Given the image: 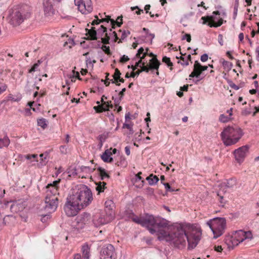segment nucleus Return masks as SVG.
<instances>
[{"mask_svg":"<svg viewBox=\"0 0 259 259\" xmlns=\"http://www.w3.org/2000/svg\"><path fill=\"white\" fill-rule=\"evenodd\" d=\"M10 143V139L6 136L3 138H0V148H2L4 147H8Z\"/></svg>","mask_w":259,"mask_h":259,"instance_id":"nucleus-31","label":"nucleus"},{"mask_svg":"<svg viewBox=\"0 0 259 259\" xmlns=\"http://www.w3.org/2000/svg\"><path fill=\"white\" fill-rule=\"evenodd\" d=\"M146 180L148 181V183L150 185H153L159 181V179L157 176L153 174H151L149 176L147 177Z\"/></svg>","mask_w":259,"mask_h":259,"instance_id":"nucleus-27","label":"nucleus"},{"mask_svg":"<svg viewBox=\"0 0 259 259\" xmlns=\"http://www.w3.org/2000/svg\"><path fill=\"white\" fill-rule=\"evenodd\" d=\"M15 221V218L13 215H6L3 219V223L5 225H9Z\"/></svg>","mask_w":259,"mask_h":259,"instance_id":"nucleus-32","label":"nucleus"},{"mask_svg":"<svg viewBox=\"0 0 259 259\" xmlns=\"http://www.w3.org/2000/svg\"><path fill=\"white\" fill-rule=\"evenodd\" d=\"M115 251L114 246L108 244L103 246L100 251V259H115Z\"/></svg>","mask_w":259,"mask_h":259,"instance_id":"nucleus-8","label":"nucleus"},{"mask_svg":"<svg viewBox=\"0 0 259 259\" xmlns=\"http://www.w3.org/2000/svg\"><path fill=\"white\" fill-rule=\"evenodd\" d=\"M24 208L25 206L23 203L13 202L10 206V210L12 212L17 213L22 211Z\"/></svg>","mask_w":259,"mask_h":259,"instance_id":"nucleus-21","label":"nucleus"},{"mask_svg":"<svg viewBox=\"0 0 259 259\" xmlns=\"http://www.w3.org/2000/svg\"><path fill=\"white\" fill-rule=\"evenodd\" d=\"M208 55L206 54H204L200 57V60L202 62H204L208 60Z\"/></svg>","mask_w":259,"mask_h":259,"instance_id":"nucleus-62","label":"nucleus"},{"mask_svg":"<svg viewBox=\"0 0 259 259\" xmlns=\"http://www.w3.org/2000/svg\"><path fill=\"white\" fill-rule=\"evenodd\" d=\"M111 24L112 29L115 28V25H117L118 27H120L122 24V16H118L116 21L112 19V20H111Z\"/></svg>","mask_w":259,"mask_h":259,"instance_id":"nucleus-29","label":"nucleus"},{"mask_svg":"<svg viewBox=\"0 0 259 259\" xmlns=\"http://www.w3.org/2000/svg\"><path fill=\"white\" fill-rule=\"evenodd\" d=\"M133 221L138 224H140L141 225H143V217L142 218H138V217H136V218H134L133 219Z\"/></svg>","mask_w":259,"mask_h":259,"instance_id":"nucleus-46","label":"nucleus"},{"mask_svg":"<svg viewBox=\"0 0 259 259\" xmlns=\"http://www.w3.org/2000/svg\"><path fill=\"white\" fill-rule=\"evenodd\" d=\"M150 64L149 66L151 70L155 69L157 70L160 65V61L157 59L156 57H154L150 60Z\"/></svg>","mask_w":259,"mask_h":259,"instance_id":"nucleus-23","label":"nucleus"},{"mask_svg":"<svg viewBox=\"0 0 259 259\" xmlns=\"http://www.w3.org/2000/svg\"><path fill=\"white\" fill-rule=\"evenodd\" d=\"M37 125L41 127L43 129H45L47 126V121L45 118H41L38 119L37 120Z\"/></svg>","mask_w":259,"mask_h":259,"instance_id":"nucleus-35","label":"nucleus"},{"mask_svg":"<svg viewBox=\"0 0 259 259\" xmlns=\"http://www.w3.org/2000/svg\"><path fill=\"white\" fill-rule=\"evenodd\" d=\"M77 223L78 227L82 228L85 225H89L91 222V217L90 213L83 212L77 217Z\"/></svg>","mask_w":259,"mask_h":259,"instance_id":"nucleus-11","label":"nucleus"},{"mask_svg":"<svg viewBox=\"0 0 259 259\" xmlns=\"http://www.w3.org/2000/svg\"><path fill=\"white\" fill-rule=\"evenodd\" d=\"M162 62L166 64L168 67H170V70H171L172 69V66H173V63L171 62L169 58L167 57L166 56L163 57L162 58Z\"/></svg>","mask_w":259,"mask_h":259,"instance_id":"nucleus-36","label":"nucleus"},{"mask_svg":"<svg viewBox=\"0 0 259 259\" xmlns=\"http://www.w3.org/2000/svg\"><path fill=\"white\" fill-rule=\"evenodd\" d=\"M40 158H41V159H40L39 164L41 166L46 165L48 162V160H47L48 157L44 156V157H40Z\"/></svg>","mask_w":259,"mask_h":259,"instance_id":"nucleus-47","label":"nucleus"},{"mask_svg":"<svg viewBox=\"0 0 259 259\" xmlns=\"http://www.w3.org/2000/svg\"><path fill=\"white\" fill-rule=\"evenodd\" d=\"M154 228L149 229L151 234L159 233L167 241L171 242L174 247L181 249L186 244L187 239L188 249H193L201 239V230L192 226L186 231L181 225L171 227L168 221L161 218H156Z\"/></svg>","mask_w":259,"mask_h":259,"instance_id":"nucleus-1","label":"nucleus"},{"mask_svg":"<svg viewBox=\"0 0 259 259\" xmlns=\"http://www.w3.org/2000/svg\"><path fill=\"white\" fill-rule=\"evenodd\" d=\"M121 73L120 71L118 70V69L116 68L115 69V72L114 74L113 75V77L114 79H111L110 80L111 81L112 83H115L117 85H120V84L119 83H118V78H119L120 76Z\"/></svg>","mask_w":259,"mask_h":259,"instance_id":"nucleus-28","label":"nucleus"},{"mask_svg":"<svg viewBox=\"0 0 259 259\" xmlns=\"http://www.w3.org/2000/svg\"><path fill=\"white\" fill-rule=\"evenodd\" d=\"M81 209H82V207L69 194L63 207L65 214L69 217H74L77 215Z\"/></svg>","mask_w":259,"mask_h":259,"instance_id":"nucleus-6","label":"nucleus"},{"mask_svg":"<svg viewBox=\"0 0 259 259\" xmlns=\"http://www.w3.org/2000/svg\"><path fill=\"white\" fill-rule=\"evenodd\" d=\"M243 135L242 130L238 126H228L221 134L224 144L230 146L237 143Z\"/></svg>","mask_w":259,"mask_h":259,"instance_id":"nucleus-3","label":"nucleus"},{"mask_svg":"<svg viewBox=\"0 0 259 259\" xmlns=\"http://www.w3.org/2000/svg\"><path fill=\"white\" fill-rule=\"evenodd\" d=\"M86 30L88 31L87 34L90 39L96 40L97 39V31L95 27H92L90 29H86Z\"/></svg>","mask_w":259,"mask_h":259,"instance_id":"nucleus-26","label":"nucleus"},{"mask_svg":"<svg viewBox=\"0 0 259 259\" xmlns=\"http://www.w3.org/2000/svg\"><path fill=\"white\" fill-rule=\"evenodd\" d=\"M45 202V209L49 212H54L57 208L58 198L54 195H50L48 194L46 196Z\"/></svg>","mask_w":259,"mask_h":259,"instance_id":"nucleus-7","label":"nucleus"},{"mask_svg":"<svg viewBox=\"0 0 259 259\" xmlns=\"http://www.w3.org/2000/svg\"><path fill=\"white\" fill-rule=\"evenodd\" d=\"M98 33H99V34L100 33V32H102L101 36H103V34H104L105 32L107 33V32H106V31H107V28H106V27H104L103 25H101V26H100V29H99L98 30Z\"/></svg>","mask_w":259,"mask_h":259,"instance_id":"nucleus-49","label":"nucleus"},{"mask_svg":"<svg viewBox=\"0 0 259 259\" xmlns=\"http://www.w3.org/2000/svg\"><path fill=\"white\" fill-rule=\"evenodd\" d=\"M105 208H113L114 207L113 202L110 200H107L105 203Z\"/></svg>","mask_w":259,"mask_h":259,"instance_id":"nucleus-43","label":"nucleus"},{"mask_svg":"<svg viewBox=\"0 0 259 259\" xmlns=\"http://www.w3.org/2000/svg\"><path fill=\"white\" fill-rule=\"evenodd\" d=\"M244 237L245 238V239L251 238H252V234L250 231L245 232L244 231Z\"/></svg>","mask_w":259,"mask_h":259,"instance_id":"nucleus-52","label":"nucleus"},{"mask_svg":"<svg viewBox=\"0 0 259 259\" xmlns=\"http://www.w3.org/2000/svg\"><path fill=\"white\" fill-rule=\"evenodd\" d=\"M186 39L187 41L190 42L191 40V36L190 34L186 33L182 37V40Z\"/></svg>","mask_w":259,"mask_h":259,"instance_id":"nucleus-55","label":"nucleus"},{"mask_svg":"<svg viewBox=\"0 0 259 259\" xmlns=\"http://www.w3.org/2000/svg\"><path fill=\"white\" fill-rule=\"evenodd\" d=\"M44 10L45 14L48 16H51L54 14L55 10L53 9V4L50 0H44Z\"/></svg>","mask_w":259,"mask_h":259,"instance_id":"nucleus-17","label":"nucleus"},{"mask_svg":"<svg viewBox=\"0 0 259 259\" xmlns=\"http://www.w3.org/2000/svg\"><path fill=\"white\" fill-rule=\"evenodd\" d=\"M236 185V180L234 179H230L227 180V183H223L221 184V187H226L228 188H233Z\"/></svg>","mask_w":259,"mask_h":259,"instance_id":"nucleus-25","label":"nucleus"},{"mask_svg":"<svg viewBox=\"0 0 259 259\" xmlns=\"http://www.w3.org/2000/svg\"><path fill=\"white\" fill-rule=\"evenodd\" d=\"M101 49L104 52L105 54L108 55H111V53L110 50V48L109 46H106L105 45H103L101 47Z\"/></svg>","mask_w":259,"mask_h":259,"instance_id":"nucleus-41","label":"nucleus"},{"mask_svg":"<svg viewBox=\"0 0 259 259\" xmlns=\"http://www.w3.org/2000/svg\"><path fill=\"white\" fill-rule=\"evenodd\" d=\"M144 61H142V60H139L136 63L135 65L134 66V70H135L138 67L142 66L141 64H142V65H143V62Z\"/></svg>","mask_w":259,"mask_h":259,"instance_id":"nucleus-60","label":"nucleus"},{"mask_svg":"<svg viewBox=\"0 0 259 259\" xmlns=\"http://www.w3.org/2000/svg\"><path fill=\"white\" fill-rule=\"evenodd\" d=\"M97 186L96 188V191L98 192V193H100L104 191L105 189L106 188V183L104 182H99L96 184Z\"/></svg>","mask_w":259,"mask_h":259,"instance_id":"nucleus-33","label":"nucleus"},{"mask_svg":"<svg viewBox=\"0 0 259 259\" xmlns=\"http://www.w3.org/2000/svg\"><path fill=\"white\" fill-rule=\"evenodd\" d=\"M31 86L32 85H31V81L29 79H27L26 81V84L25 86V89L27 91H30Z\"/></svg>","mask_w":259,"mask_h":259,"instance_id":"nucleus-58","label":"nucleus"},{"mask_svg":"<svg viewBox=\"0 0 259 259\" xmlns=\"http://www.w3.org/2000/svg\"><path fill=\"white\" fill-rule=\"evenodd\" d=\"M97 170L99 172V175L102 180H104L106 178H110L109 175L107 173L106 170L104 168L101 167H99L97 168Z\"/></svg>","mask_w":259,"mask_h":259,"instance_id":"nucleus-30","label":"nucleus"},{"mask_svg":"<svg viewBox=\"0 0 259 259\" xmlns=\"http://www.w3.org/2000/svg\"><path fill=\"white\" fill-rule=\"evenodd\" d=\"M144 49L142 47H141L140 49H139L138 51V53H137L136 57H140V55L142 54H144L145 52H144Z\"/></svg>","mask_w":259,"mask_h":259,"instance_id":"nucleus-61","label":"nucleus"},{"mask_svg":"<svg viewBox=\"0 0 259 259\" xmlns=\"http://www.w3.org/2000/svg\"><path fill=\"white\" fill-rule=\"evenodd\" d=\"M141 71H140L139 69H138L137 71L136 72H132L131 73V76L132 77H135V76L136 75H139L140 73H141Z\"/></svg>","mask_w":259,"mask_h":259,"instance_id":"nucleus-63","label":"nucleus"},{"mask_svg":"<svg viewBox=\"0 0 259 259\" xmlns=\"http://www.w3.org/2000/svg\"><path fill=\"white\" fill-rule=\"evenodd\" d=\"M113 106L111 101L103 102L102 105L94 106V110L98 113L109 110V108H113Z\"/></svg>","mask_w":259,"mask_h":259,"instance_id":"nucleus-16","label":"nucleus"},{"mask_svg":"<svg viewBox=\"0 0 259 259\" xmlns=\"http://www.w3.org/2000/svg\"><path fill=\"white\" fill-rule=\"evenodd\" d=\"M249 149V146L246 145L238 148L235 150L233 152V154L235 158V160L239 163H242Z\"/></svg>","mask_w":259,"mask_h":259,"instance_id":"nucleus-10","label":"nucleus"},{"mask_svg":"<svg viewBox=\"0 0 259 259\" xmlns=\"http://www.w3.org/2000/svg\"><path fill=\"white\" fill-rule=\"evenodd\" d=\"M25 158L27 160H31L32 159H34V160L33 161H37V159H35L37 158V154H28L25 156Z\"/></svg>","mask_w":259,"mask_h":259,"instance_id":"nucleus-44","label":"nucleus"},{"mask_svg":"<svg viewBox=\"0 0 259 259\" xmlns=\"http://www.w3.org/2000/svg\"><path fill=\"white\" fill-rule=\"evenodd\" d=\"M105 211L106 214V218L110 221L114 217V212L113 208H105Z\"/></svg>","mask_w":259,"mask_h":259,"instance_id":"nucleus-34","label":"nucleus"},{"mask_svg":"<svg viewBox=\"0 0 259 259\" xmlns=\"http://www.w3.org/2000/svg\"><path fill=\"white\" fill-rule=\"evenodd\" d=\"M111 155L112 153L110 150L107 149L102 155L101 158L105 162L111 163L113 161V158L111 157Z\"/></svg>","mask_w":259,"mask_h":259,"instance_id":"nucleus-22","label":"nucleus"},{"mask_svg":"<svg viewBox=\"0 0 259 259\" xmlns=\"http://www.w3.org/2000/svg\"><path fill=\"white\" fill-rule=\"evenodd\" d=\"M238 6H239L238 0H236L235 4L234 5V12H233L234 19L236 18V16L237 15Z\"/></svg>","mask_w":259,"mask_h":259,"instance_id":"nucleus-42","label":"nucleus"},{"mask_svg":"<svg viewBox=\"0 0 259 259\" xmlns=\"http://www.w3.org/2000/svg\"><path fill=\"white\" fill-rule=\"evenodd\" d=\"M30 8L27 5L18 6L12 9L10 15V23L14 26L19 25L31 15Z\"/></svg>","mask_w":259,"mask_h":259,"instance_id":"nucleus-4","label":"nucleus"},{"mask_svg":"<svg viewBox=\"0 0 259 259\" xmlns=\"http://www.w3.org/2000/svg\"><path fill=\"white\" fill-rule=\"evenodd\" d=\"M90 248L88 245H83L82 247V252L83 256L81 257L80 254L74 255V259H89L90 258Z\"/></svg>","mask_w":259,"mask_h":259,"instance_id":"nucleus-20","label":"nucleus"},{"mask_svg":"<svg viewBox=\"0 0 259 259\" xmlns=\"http://www.w3.org/2000/svg\"><path fill=\"white\" fill-rule=\"evenodd\" d=\"M178 59H180L182 61H179L178 63H180L183 66H188L189 65V62L188 60L183 56H181L180 58L177 57Z\"/></svg>","mask_w":259,"mask_h":259,"instance_id":"nucleus-40","label":"nucleus"},{"mask_svg":"<svg viewBox=\"0 0 259 259\" xmlns=\"http://www.w3.org/2000/svg\"><path fill=\"white\" fill-rule=\"evenodd\" d=\"M123 128H126L128 130H129L130 133L133 134L134 133V130L133 128L132 127V126L127 123H124L123 124Z\"/></svg>","mask_w":259,"mask_h":259,"instance_id":"nucleus-50","label":"nucleus"},{"mask_svg":"<svg viewBox=\"0 0 259 259\" xmlns=\"http://www.w3.org/2000/svg\"><path fill=\"white\" fill-rule=\"evenodd\" d=\"M106 18H102L101 19H99V22L102 23L104 22H106L108 23L109 21L111 22V20H112V19L110 18V16H106Z\"/></svg>","mask_w":259,"mask_h":259,"instance_id":"nucleus-51","label":"nucleus"},{"mask_svg":"<svg viewBox=\"0 0 259 259\" xmlns=\"http://www.w3.org/2000/svg\"><path fill=\"white\" fill-rule=\"evenodd\" d=\"M130 60L129 58L125 56V55H123L120 59V62L121 63H125L126 62H127V61H128Z\"/></svg>","mask_w":259,"mask_h":259,"instance_id":"nucleus-56","label":"nucleus"},{"mask_svg":"<svg viewBox=\"0 0 259 259\" xmlns=\"http://www.w3.org/2000/svg\"><path fill=\"white\" fill-rule=\"evenodd\" d=\"M112 99L114 100L115 105V106L117 107L120 104V101L122 100V98H121L120 97H119V98H114V97L113 96Z\"/></svg>","mask_w":259,"mask_h":259,"instance_id":"nucleus-57","label":"nucleus"},{"mask_svg":"<svg viewBox=\"0 0 259 259\" xmlns=\"http://www.w3.org/2000/svg\"><path fill=\"white\" fill-rule=\"evenodd\" d=\"M60 180H57L53 182V183L48 184L46 188L48 189L47 194H49L50 195H54L56 196V194H59L58 192V185L59 184Z\"/></svg>","mask_w":259,"mask_h":259,"instance_id":"nucleus-15","label":"nucleus"},{"mask_svg":"<svg viewBox=\"0 0 259 259\" xmlns=\"http://www.w3.org/2000/svg\"><path fill=\"white\" fill-rule=\"evenodd\" d=\"M163 185L165 187V189L166 190V192H174L175 191V190L174 189H172L171 188L170 186L169 185V184L167 183H163Z\"/></svg>","mask_w":259,"mask_h":259,"instance_id":"nucleus-45","label":"nucleus"},{"mask_svg":"<svg viewBox=\"0 0 259 259\" xmlns=\"http://www.w3.org/2000/svg\"><path fill=\"white\" fill-rule=\"evenodd\" d=\"M69 194L83 208L91 203L93 200L91 190L86 185L80 184L72 189Z\"/></svg>","mask_w":259,"mask_h":259,"instance_id":"nucleus-2","label":"nucleus"},{"mask_svg":"<svg viewBox=\"0 0 259 259\" xmlns=\"http://www.w3.org/2000/svg\"><path fill=\"white\" fill-rule=\"evenodd\" d=\"M207 225L212 231L214 238H217L224 232L226 226V221L225 218H215L207 222Z\"/></svg>","mask_w":259,"mask_h":259,"instance_id":"nucleus-5","label":"nucleus"},{"mask_svg":"<svg viewBox=\"0 0 259 259\" xmlns=\"http://www.w3.org/2000/svg\"><path fill=\"white\" fill-rule=\"evenodd\" d=\"M193 67V70L189 75V77L193 78L195 77L198 78V79L195 81V83L197 84L199 81L202 80L204 77L201 76L202 71L198 66V61H195Z\"/></svg>","mask_w":259,"mask_h":259,"instance_id":"nucleus-13","label":"nucleus"},{"mask_svg":"<svg viewBox=\"0 0 259 259\" xmlns=\"http://www.w3.org/2000/svg\"><path fill=\"white\" fill-rule=\"evenodd\" d=\"M119 31L122 32V35L121 36L120 40L118 42V43L121 42V40H123L127 37V34L125 33V30H123V31H122L121 30H120Z\"/></svg>","mask_w":259,"mask_h":259,"instance_id":"nucleus-59","label":"nucleus"},{"mask_svg":"<svg viewBox=\"0 0 259 259\" xmlns=\"http://www.w3.org/2000/svg\"><path fill=\"white\" fill-rule=\"evenodd\" d=\"M224 240L225 243L227 244L228 248L229 249H233L234 246L237 245L234 244L235 240L234 239L233 236L232 235L226 237Z\"/></svg>","mask_w":259,"mask_h":259,"instance_id":"nucleus-24","label":"nucleus"},{"mask_svg":"<svg viewBox=\"0 0 259 259\" xmlns=\"http://www.w3.org/2000/svg\"><path fill=\"white\" fill-rule=\"evenodd\" d=\"M230 119V117L225 115L224 114H221L219 117V120L221 122L225 123L228 122Z\"/></svg>","mask_w":259,"mask_h":259,"instance_id":"nucleus-38","label":"nucleus"},{"mask_svg":"<svg viewBox=\"0 0 259 259\" xmlns=\"http://www.w3.org/2000/svg\"><path fill=\"white\" fill-rule=\"evenodd\" d=\"M110 39V36L108 35L107 33H105V37H102L101 41V43H103L105 45L109 44V40Z\"/></svg>","mask_w":259,"mask_h":259,"instance_id":"nucleus-39","label":"nucleus"},{"mask_svg":"<svg viewBox=\"0 0 259 259\" xmlns=\"http://www.w3.org/2000/svg\"><path fill=\"white\" fill-rule=\"evenodd\" d=\"M38 66L37 64H34L32 67L28 70V72L31 73L38 70Z\"/></svg>","mask_w":259,"mask_h":259,"instance_id":"nucleus-48","label":"nucleus"},{"mask_svg":"<svg viewBox=\"0 0 259 259\" xmlns=\"http://www.w3.org/2000/svg\"><path fill=\"white\" fill-rule=\"evenodd\" d=\"M215 17L213 16H208L206 17H202L201 18V19L203 20V24H205L207 22H209L208 25L210 27H217L220 26L223 24V19L220 18L217 22H215Z\"/></svg>","mask_w":259,"mask_h":259,"instance_id":"nucleus-12","label":"nucleus"},{"mask_svg":"<svg viewBox=\"0 0 259 259\" xmlns=\"http://www.w3.org/2000/svg\"><path fill=\"white\" fill-rule=\"evenodd\" d=\"M145 64H146V62L144 61L143 62V65H142V66H141V69H139L140 71H141V72L144 71V72L148 73L151 70L149 65H145Z\"/></svg>","mask_w":259,"mask_h":259,"instance_id":"nucleus-37","label":"nucleus"},{"mask_svg":"<svg viewBox=\"0 0 259 259\" xmlns=\"http://www.w3.org/2000/svg\"><path fill=\"white\" fill-rule=\"evenodd\" d=\"M92 221L95 226L98 227L99 226L107 223L109 222V220L107 219V218H105L104 215L99 213L95 215Z\"/></svg>","mask_w":259,"mask_h":259,"instance_id":"nucleus-18","label":"nucleus"},{"mask_svg":"<svg viewBox=\"0 0 259 259\" xmlns=\"http://www.w3.org/2000/svg\"><path fill=\"white\" fill-rule=\"evenodd\" d=\"M74 3L82 14H87L93 10L91 0H74Z\"/></svg>","mask_w":259,"mask_h":259,"instance_id":"nucleus-9","label":"nucleus"},{"mask_svg":"<svg viewBox=\"0 0 259 259\" xmlns=\"http://www.w3.org/2000/svg\"><path fill=\"white\" fill-rule=\"evenodd\" d=\"M223 65L224 67H228L230 69L232 66V64L228 61L224 60L223 62Z\"/></svg>","mask_w":259,"mask_h":259,"instance_id":"nucleus-54","label":"nucleus"},{"mask_svg":"<svg viewBox=\"0 0 259 259\" xmlns=\"http://www.w3.org/2000/svg\"><path fill=\"white\" fill-rule=\"evenodd\" d=\"M155 218H154L152 215L146 214L145 216L143 217L142 226L147 228L149 231V229L154 228Z\"/></svg>","mask_w":259,"mask_h":259,"instance_id":"nucleus-14","label":"nucleus"},{"mask_svg":"<svg viewBox=\"0 0 259 259\" xmlns=\"http://www.w3.org/2000/svg\"><path fill=\"white\" fill-rule=\"evenodd\" d=\"M7 86L4 84L2 85H0V94L5 92L7 89Z\"/></svg>","mask_w":259,"mask_h":259,"instance_id":"nucleus-64","label":"nucleus"},{"mask_svg":"<svg viewBox=\"0 0 259 259\" xmlns=\"http://www.w3.org/2000/svg\"><path fill=\"white\" fill-rule=\"evenodd\" d=\"M244 231L242 230H240L238 231H236L235 233L232 235L233 236V238L235 240L234 242V244L238 245L239 243L243 242L244 240H245V238L244 237Z\"/></svg>","mask_w":259,"mask_h":259,"instance_id":"nucleus-19","label":"nucleus"},{"mask_svg":"<svg viewBox=\"0 0 259 259\" xmlns=\"http://www.w3.org/2000/svg\"><path fill=\"white\" fill-rule=\"evenodd\" d=\"M68 174L69 177L75 176L77 175V172L76 171L75 169H71V170L70 169L69 170H68Z\"/></svg>","mask_w":259,"mask_h":259,"instance_id":"nucleus-53","label":"nucleus"}]
</instances>
